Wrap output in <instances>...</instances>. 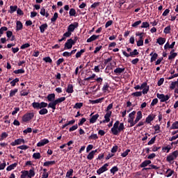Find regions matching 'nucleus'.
<instances>
[{
  "instance_id": "de8ad7c7",
  "label": "nucleus",
  "mask_w": 178,
  "mask_h": 178,
  "mask_svg": "<svg viewBox=\"0 0 178 178\" xmlns=\"http://www.w3.org/2000/svg\"><path fill=\"white\" fill-rule=\"evenodd\" d=\"M132 97H141L143 92H135L131 94Z\"/></svg>"
},
{
  "instance_id": "9d476101",
  "label": "nucleus",
  "mask_w": 178,
  "mask_h": 178,
  "mask_svg": "<svg viewBox=\"0 0 178 178\" xmlns=\"http://www.w3.org/2000/svg\"><path fill=\"white\" fill-rule=\"evenodd\" d=\"M108 166H109V164L105 163L102 168L97 170V175H102L104 172H106V170H108Z\"/></svg>"
},
{
  "instance_id": "6e6552de",
  "label": "nucleus",
  "mask_w": 178,
  "mask_h": 178,
  "mask_svg": "<svg viewBox=\"0 0 178 178\" xmlns=\"http://www.w3.org/2000/svg\"><path fill=\"white\" fill-rule=\"evenodd\" d=\"M140 88L143 90L142 92L144 95H145V94H148V91H149V86L147 85V82L142 83Z\"/></svg>"
},
{
  "instance_id": "c756f323",
  "label": "nucleus",
  "mask_w": 178,
  "mask_h": 178,
  "mask_svg": "<svg viewBox=\"0 0 178 178\" xmlns=\"http://www.w3.org/2000/svg\"><path fill=\"white\" fill-rule=\"evenodd\" d=\"M128 123L130 124V127H133V126L136 124L137 122H136V120H134V118H129Z\"/></svg>"
},
{
  "instance_id": "f704fd0d",
  "label": "nucleus",
  "mask_w": 178,
  "mask_h": 178,
  "mask_svg": "<svg viewBox=\"0 0 178 178\" xmlns=\"http://www.w3.org/2000/svg\"><path fill=\"white\" fill-rule=\"evenodd\" d=\"M173 173H175V171L173 170L168 169L166 171V177H170L172 175H173Z\"/></svg>"
},
{
  "instance_id": "f3484780",
  "label": "nucleus",
  "mask_w": 178,
  "mask_h": 178,
  "mask_svg": "<svg viewBox=\"0 0 178 178\" xmlns=\"http://www.w3.org/2000/svg\"><path fill=\"white\" fill-rule=\"evenodd\" d=\"M23 29V24L20 21H17L16 22V30L17 31H20Z\"/></svg>"
},
{
  "instance_id": "20e7f679",
  "label": "nucleus",
  "mask_w": 178,
  "mask_h": 178,
  "mask_svg": "<svg viewBox=\"0 0 178 178\" xmlns=\"http://www.w3.org/2000/svg\"><path fill=\"white\" fill-rule=\"evenodd\" d=\"M178 156V152L177 150L173 152L172 153L170 154L167 157H166V161H168L169 163H173V161L176 159Z\"/></svg>"
},
{
  "instance_id": "4c0bfd02",
  "label": "nucleus",
  "mask_w": 178,
  "mask_h": 178,
  "mask_svg": "<svg viewBox=\"0 0 178 178\" xmlns=\"http://www.w3.org/2000/svg\"><path fill=\"white\" fill-rule=\"evenodd\" d=\"M170 55L168 56L169 60H172V59H175L176 56H177V53H170Z\"/></svg>"
},
{
  "instance_id": "2eb2a0df",
  "label": "nucleus",
  "mask_w": 178,
  "mask_h": 178,
  "mask_svg": "<svg viewBox=\"0 0 178 178\" xmlns=\"http://www.w3.org/2000/svg\"><path fill=\"white\" fill-rule=\"evenodd\" d=\"M141 119H143V113H141V111H138L136 118L135 120V123H138Z\"/></svg>"
},
{
  "instance_id": "0e129e2a",
  "label": "nucleus",
  "mask_w": 178,
  "mask_h": 178,
  "mask_svg": "<svg viewBox=\"0 0 178 178\" xmlns=\"http://www.w3.org/2000/svg\"><path fill=\"white\" fill-rule=\"evenodd\" d=\"M33 131V129L30 127H28L26 129L23 131L24 134H27L29 133H31Z\"/></svg>"
},
{
  "instance_id": "58836bf2",
  "label": "nucleus",
  "mask_w": 178,
  "mask_h": 178,
  "mask_svg": "<svg viewBox=\"0 0 178 178\" xmlns=\"http://www.w3.org/2000/svg\"><path fill=\"white\" fill-rule=\"evenodd\" d=\"M17 91H18L17 88L11 90L10 91V97H15V95H16V93L17 92Z\"/></svg>"
},
{
  "instance_id": "e433bc0d",
  "label": "nucleus",
  "mask_w": 178,
  "mask_h": 178,
  "mask_svg": "<svg viewBox=\"0 0 178 178\" xmlns=\"http://www.w3.org/2000/svg\"><path fill=\"white\" fill-rule=\"evenodd\" d=\"M24 69H19V70H16L13 72L15 74H23L24 73Z\"/></svg>"
},
{
  "instance_id": "338daca9",
  "label": "nucleus",
  "mask_w": 178,
  "mask_h": 178,
  "mask_svg": "<svg viewBox=\"0 0 178 178\" xmlns=\"http://www.w3.org/2000/svg\"><path fill=\"white\" fill-rule=\"evenodd\" d=\"M76 15V10L71 8L70 10V16H74Z\"/></svg>"
},
{
  "instance_id": "864d4df0",
  "label": "nucleus",
  "mask_w": 178,
  "mask_h": 178,
  "mask_svg": "<svg viewBox=\"0 0 178 178\" xmlns=\"http://www.w3.org/2000/svg\"><path fill=\"white\" fill-rule=\"evenodd\" d=\"M57 19H58V13H55L54 14L53 17L51 19V22H56Z\"/></svg>"
},
{
  "instance_id": "f8f14e48",
  "label": "nucleus",
  "mask_w": 178,
  "mask_h": 178,
  "mask_svg": "<svg viewBox=\"0 0 178 178\" xmlns=\"http://www.w3.org/2000/svg\"><path fill=\"white\" fill-rule=\"evenodd\" d=\"M124 70H126V68L124 67H117L116 69L114 70V73L117 74L118 76L122 74V73H124Z\"/></svg>"
},
{
  "instance_id": "6ab92c4d",
  "label": "nucleus",
  "mask_w": 178,
  "mask_h": 178,
  "mask_svg": "<svg viewBox=\"0 0 178 178\" xmlns=\"http://www.w3.org/2000/svg\"><path fill=\"white\" fill-rule=\"evenodd\" d=\"M40 13L42 16H44V17H49V13H48V12H46L45 8H42L40 9Z\"/></svg>"
},
{
  "instance_id": "473e14b6",
  "label": "nucleus",
  "mask_w": 178,
  "mask_h": 178,
  "mask_svg": "<svg viewBox=\"0 0 178 178\" xmlns=\"http://www.w3.org/2000/svg\"><path fill=\"white\" fill-rule=\"evenodd\" d=\"M17 10V6H10V13H14Z\"/></svg>"
},
{
  "instance_id": "5fc2aeb1",
  "label": "nucleus",
  "mask_w": 178,
  "mask_h": 178,
  "mask_svg": "<svg viewBox=\"0 0 178 178\" xmlns=\"http://www.w3.org/2000/svg\"><path fill=\"white\" fill-rule=\"evenodd\" d=\"M101 5L100 2H95L93 4L91 5L90 8L95 9V8H98Z\"/></svg>"
},
{
  "instance_id": "aec40b11",
  "label": "nucleus",
  "mask_w": 178,
  "mask_h": 178,
  "mask_svg": "<svg viewBox=\"0 0 178 178\" xmlns=\"http://www.w3.org/2000/svg\"><path fill=\"white\" fill-rule=\"evenodd\" d=\"M97 38H99V35H92L87 40V42H92V41H95Z\"/></svg>"
},
{
  "instance_id": "a211bd4d",
  "label": "nucleus",
  "mask_w": 178,
  "mask_h": 178,
  "mask_svg": "<svg viewBox=\"0 0 178 178\" xmlns=\"http://www.w3.org/2000/svg\"><path fill=\"white\" fill-rule=\"evenodd\" d=\"M98 118H99V114H95V115H92V118L90 119V123H95L97 122Z\"/></svg>"
},
{
  "instance_id": "f257e3e1",
  "label": "nucleus",
  "mask_w": 178,
  "mask_h": 178,
  "mask_svg": "<svg viewBox=\"0 0 178 178\" xmlns=\"http://www.w3.org/2000/svg\"><path fill=\"white\" fill-rule=\"evenodd\" d=\"M124 130V124L120 123L119 121H116L113 127L111 128V132L114 136H118L120 133V131H123Z\"/></svg>"
},
{
  "instance_id": "423d86ee",
  "label": "nucleus",
  "mask_w": 178,
  "mask_h": 178,
  "mask_svg": "<svg viewBox=\"0 0 178 178\" xmlns=\"http://www.w3.org/2000/svg\"><path fill=\"white\" fill-rule=\"evenodd\" d=\"M76 41H77V39L76 38L74 40H73L72 39L67 40V42L65 43V48L66 49H72L73 45L76 44Z\"/></svg>"
},
{
  "instance_id": "c9c22d12",
  "label": "nucleus",
  "mask_w": 178,
  "mask_h": 178,
  "mask_svg": "<svg viewBox=\"0 0 178 178\" xmlns=\"http://www.w3.org/2000/svg\"><path fill=\"white\" fill-rule=\"evenodd\" d=\"M84 52H86V49H81L80 51H78L76 54V58H79L81 56V55H83V54H84Z\"/></svg>"
},
{
  "instance_id": "69168bd1",
  "label": "nucleus",
  "mask_w": 178,
  "mask_h": 178,
  "mask_svg": "<svg viewBox=\"0 0 178 178\" xmlns=\"http://www.w3.org/2000/svg\"><path fill=\"white\" fill-rule=\"evenodd\" d=\"M165 34H170V26H167L164 29Z\"/></svg>"
},
{
  "instance_id": "13d9d810",
  "label": "nucleus",
  "mask_w": 178,
  "mask_h": 178,
  "mask_svg": "<svg viewBox=\"0 0 178 178\" xmlns=\"http://www.w3.org/2000/svg\"><path fill=\"white\" fill-rule=\"evenodd\" d=\"M129 152H130V149H127L126 152H124L123 153H122L121 156H122V158H126V156L129 155Z\"/></svg>"
},
{
  "instance_id": "a19ab883",
  "label": "nucleus",
  "mask_w": 178,
  "mask_h": 178,
  "mask_svg": "<svg viewBox=\"0 0 178 178\" xmlns=\"http://www.w3.org/2000/svg\"><path fill=\"white\" fill-rule=\"evenodd\" d=\"M170 149H172V147H170V145L166 146V147H163L162 148V151H163V152H166L168 153L169 151H170Z\"/></svg>"
},
{
  "instance_id": "680f3d73",
  "label": "nucleus",
  "mask_w": 178,
  "mask_h": 178,
  "mask_svg": "<svg viewBox=\"0 0 178 178\" xmlns=\"http://www.w3.org/2000/svg\"><path fill=\"white\" fill-rule=\"evenodd\" d=\"M18 149H23L26 151V149H29V146L27 145H20L17 147Z\"/></svg>"
},
{
  "instance_id": "c85d7f7f",
  "label": "nucleus",
  "mask_w": 178,
  "mask_h": 178,
  "mask_svg": "<svg viewBox=\"0 0 178 178\" xmlns=\"http://www.w3.org/2000/svg\"><path fill=\"white\" fill-rule=\"evenodd\" d=\"M48 106V103L42 102L39 103V109H43L44 108H47Z\"/></svg>"
},
{
  "instance_id": "3c124183",
  "label": "nucleus",
  "mask_w": 178,
  "mask_h": 178,
  "mask_svg": "<svg viewBox=\"0 0 178 178\" xmlns=\"http://www.w3.org/2000/svg\"><path fill=\"white\" fill-rule=\"evenodd\" d=\"M130 56L134 58V56H136V55H138V51L137 49H134L133 51H131L130 53Z\"/></svg>"
},
{
  "instance_id": "e2e57ef3",
  "label": "nucleus",
  "mask_w": 178,
  "mask_h": 178,
  "mask_svg": "<svg viewBox=\"0 0 178 178\" xmlns=\"http://www.w3.org/2000/svg\"><path fill=\"white\" fill-rule=\"evenodd\" d=\"M8 134L6 132H3L1 135V140H5L8 137Z\"/></svg>"
},
{
  "instance_id": "b1692460",
  "label": "nucleus",
  "mask_w": 178,
  "mask_h": 178,
  "mask_svg": "<svg viewBox=\"0 0 178 178\" xmlns=\"http://www.w3.org/2000/svg\"><path fill=\"white\" fill-rule=\"evenodd\" d=\"M73 92H74L73 85L72 84H68L67 90H66V92H67L68 94H72Z\"/></svg>"
},
{
  "instance_id": "37998d69",
  "label": "nucleus",
  "mask_w": 178,
  "mask_h": 178,
  "mask_svg": "<svg viewBox=\"0 0 178 178\" xmlns=\"http://www.w3.org/2000/svg\"><path fill=\"white\" fill-rule=\"evenodd\" d=\"M21 178H26V176H29V171L24 170L21 172Z\"/></svg>"
},
{
  "instance_id": "bb28decb",
  "label": "nucleus",
  "mask_w": 178,
  "mask_h": 178,
  "mask_svg": "<svg viewBox=\"0 0 178 178\" xmlns=\"http://www.w3.org/2000/svg\"><path fill=\"white\" fill-rule=\"evenodd\" d=\"M16 166H17V163H13L7 167L6 170H8V172H10V170H13Z\"/></svg>"
},
{
  "instance_id": "a18cd8bd",
  "label": "nucleus",
  "mask_w": 178,
  "mask_h": 178,
  "mask_svg": "<svg viewBox=\"0 0 178 178\" xmlns=\"http://www.w3.org/2000/svg\"><path fill=\"white\" fill-rule=\"evenodd\" d=\"M141 29H147V27H149V23L147 22H144L142 23Z\"/></svg>"
},
{
  "instance_id": "0eeeda50",
  "label": "nucleus",
  "mask_w": 178,
  "mask_h": 178,
  "mask_svg": "<svg viewBox=\"0 0 178 178\" xmlns=\"http://www.w3.org/2000/svg\"><path fill=\"white\" fill-rule=\"evenodd\" d=\"M33 118H34V113H27L23 115L22 121L24 122V123H27V122H30Z\"/></svg>"
},
{
  "instance_id": "412c9836",
  "label": "nucleus",
  "mask_w": 178,
  "mask_h": 178,
  "mask_svg": "<svg viewBox=\"0 0 178 178\" xmlns=\"http://www.w3.org/2000/svg\"><path fill=\"white\" fill-rule=\"evenodd\" d=\"M48 29V24H43L40 26V33H45V30Z\"/></svg>"
},
{
  "instance_id": "49530a36",
  "label": "nucleus",
  "mask_w": 178,
  "mask_h": 178,
  "mask_svg": "<svg viewBox=\"0 0 178 178\" xmlns=\"http://www.w3.org/2000/svg\"><path fill=\"white\" fill-rule=\"evenodd\" d=\"M43 60L47 63H52V59L49 56L44 58Z\"/></svg>"
},
{
  "instance_id": "ea45409f",
  "label": "nucleus",
  "mask_w": 178,
  "mask_h": 178,
  "mask_svg": "<svg viewBox=\"0 0 178 178\" xmlns=\"http://www.w3.org/2000/svg\"><path fill=\"white\" fill-rule=\"evenodd\" d=\"M35 176V172H34V170H30L29 172L28 173V177L31 178L34 177Z\"/></svg>"
},
{
  "instance_id": "9b49d317",
  "label": "nucleus",
  "mask_w": 178,
  "mask_h": 178,
  "mask_svg": "<svg viewBox=\"0 0 178 178\" xmlns=\"http://www.w3.org/2000/svg\"><path fill=\"white\" fill-rule=\"evenodd\" d=\"M24 143H25L24 139L18 138L15 140L14 142H12L10 143V145H12V147H15L16 145H20V144H24Z\"/></svg>"
},
{
  "instance_id": "774afa93",
  "label": "nucleus",
  "mask_w": 178,
  "mask_h": 178,
  "mask_svg": "<svg viewBox=\"0 0 178 178\" xmlns=\"http://www.w3.org/2000/svg\"><path fill=\"white\" fill-rule=\"evenodd\" d=\"M141 24V20L136 21L132 24V27H137L138 26H140Z\"/></svg>"
},
{
  "instance_id": "cd10ccee",
  "label": "nucleus",
  "mask_w": 178,
  "mask_h": 178,
  "mask_svg": "<svg viewBox=\"0 0 178 178\" xmlns=\"http://www.w3.org/2000/svg\"><path fill=\"white\" fill-rule=\"evenodd\" d=\"M150 163H151L150 160H146L140 164V168H145L146 166H148V165H150Z\"/></svg>"
},
{
  "instance_id": "79ce46f5",
  "label": "nucleus",
  "mask_w": 178,
  "mask_h": 178,
  "mask_svg": "<svg viewBox=\"0 0 178 178\" xmlns=\"http://www.w3.org/2000/svg\"><path fill=\"white\" fill-rule=\"evenodd\" d=\"M158 58V54L156 53H154L152 57H151V59H150V62H155V60H156V58Z\"/></svg>"
},
{
  "instance_id": "09e8293b",
  "label": "nucleus",
  "mask_w": 178,
  "mask_h": 178,
  "mask_svg": "<svg viewBox=\"0 0 178 178\" xmlns=\"http://www.w3.org/2000/svg\"><path fill=\"white\" fill-rule=\"evenodd\" d=\"M82 106H83V103L79 102V103L75 104V105L74 106V108L75 109H80Z\"/></svg>"
},
{
  "instance_id": "39448f33",
  "label": "nucleus",
  "mask_w": 178,
  "mask_h": 178,
  "mask_svg": "<svg viewBox=\"0 0 178 178\" xmlns=\"http://www.w3.org/2000/svg\"><path fill=\"white\" fill-rule=\"evenodd\" d=\"M157 98L160 99L161 102H166V101H169L170 99V95H163V94H156Z\"/></svg>"
},
{
  "instance_id": "052dcab7",
  "label": "nucleus",
  "mask_w": 178,
  "mask_h": 178,
  "mask_svg": "<svg viewBox=\"0 0 178 178\" xmlns=\"http://www.w3.org/2000/svg\"><path fill=\"white\" fill-rule=\"evenodd\" d=\"M108 88H109V85H108V83H105L102 88V90L104 91V92H106Z\"/></svg>"
},
{
  "instance_id": "c03bdc74",
  "label": "nucleus",
  "mask_w": 178,
  "mask_h": 178,
  "mask_svg": "<svg viewBox=\"0 0 178 178\" xmlns=\"http://www.w3.org/2000/svg\"><path fill=\"white\" fill-rule=\"evenodd\" d=\"M155 133H161V127L159 124H156L154 127Z\"/></svg>"
},
{
  "instance_id": "bf43d9fd",
  "label": "nucleus",
  "mask_w": 178,
  "mask_h": 178,
  "mask_svg": "<svg viewBox=\"0 0 178 178\" xmlns=\"http://www.w3.org/2000/svg\"><path fill=\"white\" fill-rule=\"evenodd\" d=\"M73 169H70L69 171L67 172L66 173V177H70V176L73 175Z\"/></svg>"
},
{
  "instance_id": "dca6fc26",
  "label": "nucleus",
  "mask_w": 178,
  "mask_h": 178,
  "mask_svg": "<svg viewBox=\"0 0 178 178\" xmlns=\"http://www.w3.org/2000/svg\"><path fill=\"white\" fill-rule=\"evenodd\" d=\"M155 119V115H149L145 120L146 123L149 124Z\"/></svg>"
},
{
  "instance_id": "7ed1b4c3",
  "label": "nucleus",
  "mask_w": 178,
  "mask_h": 178,
  "mask_svg": "<svg viewBox=\"0 0 178 178\" xmlns=\"http://www.w3.org/2000/svg\"><path fill=\"white\" fill-rule=\"evenodd\" d=\"M65 99H66V97H60V98L54 100V102H50L48 104V107L51 108V109H53V111H55V109H56V105H58V104H60L61 102H63V101H65Z\"/></svg>"
},
{
  "instance_id": "f03ea898",
  "label": "nucleus",
  "mask_w": 178,
  "mask_h": 178,
  "mask_svg": "<svg viewBox=\"0 0 178 178\" xmlns=\"http://www.w3.org/2000/svg\"><path fill=\"white\" fill-rule=\"evenodd\" d=\"M79 27V23L78 22H74L73 24H71L67 27V31L65 33V37H70L72 35V33L76 30Z\"/></svg>"
},
{
  "instance_id": "1a4fd4ad",
  "label": "nucleus",
  "mask_w": 178,
  "mask_h": 178,
  "mask_svg": "<svg viewBox=\"0 0 178 178\" xmlns=\"http://www.w3.org/2000/svg\"><path fill=\"white\" fill-rule=\"evenodd\" d=\"M111 116H112V111H107L104 115V120L102 121V123H108V122H111Z\"/></svg>"
},
{
  "instance_id": "5701e85b",
  "label": "nucleus",
  "mask_w": 178,
  "mask_h": 178,
  "mask_svg": "<svg viewBox=\"0 0 178 178\" xmlns=\"http://www.w3.org/2000/svg\"><path fill=\"white\" fill-rule=\"evenodd\" d=\"M104 97L95 99V100H90V104H92L93 105L95 104H101V102H102V101H104Z\"/></svg>"
},
{
  "instance_id": "2f4dec72",
  "label": "nucleus",
  "mask_w": 178,
  "mask_h": 178,
  "mask_svg": "<svg viewBox=\"0 0 178 178\" xmlns=\"http://www.w3.org/2000/svg\"><path fill=\"white\" fill-rule=\"evenodd\" d=\"M178 129V122L175 121V122L172 123L170 129L171 130H176Z\"/></svg>"
},
{
  "instance_id": "393cba45",
  "label": "nucleus",
  "mask_w": 178,
  "mask_h": 178,
  "mask_svg": "<svg viewBox=\"0 0 178 178\" xmlns=\"http://www.w3.org/2000/svg\"><path fill=\"white\" fill-rule=\"evenodd\" d=\"M47 99L49 102H54L55 101V95L54 93L48 95Z\"/></svg>"
},
{
  "instance_id": "4d7b16f0",
  "label": "nucleus",
  "mask_w": 178,
  "mask_h": 178,
  "mask_svg": "<svg viewBox=\"0 0 178 178\" xmlns=\"http://www.w3.org/2000/svg\"><path fill=\"white\" fill-rule=\"evenodd\" d=\"M118 170H119V168H118L116 166H114L110 170V172L111 173H113V175H115V172H118Z\"/></svg>"
},
{
  "instance_id": "7c9ffc66",
  "label": "nucleus",
  "mask_w": 178,
  "mask_h": 178,
  "mask_svg": "<svg viewBox=\"0 0 178 178\" xmlns=\"http://www.w3.org/2000/svg\"><path fill=\"white\" fill-rule=\"evenodd\" d=\"M56 162L55 161H46L44 163L43 166H51V165H55Z\"/></svg>"
},
{
  "instance_id": "72a5a7b5",
  "label": "nucleus",
  "mask_w": 178,
  "mask_h": 178,
  "mask_svg": "<svg viewBox=\"0 0 178 178\" xmlns=\"http://www.w3.org/2000/svg\"><path fill=\"white\" fill-rule=\"evenodd\" d=\"M48 113V109L43 108L40 110L39 115H47Z\"/></svg>"
},
{
  "instance_id": "4be33fe9",
  "label": "nucleus",
  "mask_w": 178,
  "mask_h": 178,
  "mask_svg": "<svg viewBox=\"0 0 178 178\" xmlns=\"http://www.w3.org/2000/svg\"><path fill=\"white\" fill-rule=\"evenodd\" d=\"M176 87H178V78H177V81H172L171 83V84L170 85V90H175V88H176Z\"/></svg>"
},
{
  "instance_id": "ddd939ff",
  "label": "nucleus",
  "mask_w": 178,
  "mask_h": 178,
  "mask_svg": "<svg viewBox=\"0 0 178 178\" xmlns=\"http://www.w3.org/2000/svg\"><path fill=\"white\" fill-rule=\"evenodd\" d=\"M97 152H98V149L92 150V152H90L87 156V159H88L89 161L93 159L94 156L95 155V154H97Z\"/></svg>"
},
{
  "instance_id": "6e6d98bb",
  "label": "nucleus",
  "mask_w": 178,
  "mask_h": 178,
  "mask_svg": "<svg viewBox=\"0 0 178 178\" xmlns=\"http://www.w3.org/2000/svg\"><path fill=\"white\" fill-rule=\"evenodd\" d=\"M32 106L33 108V109H39V102H34L33 103H32Z\"/></svg>"
},
{
  "instance_id": "603ef678",
  "label": "nucleus",
  "mask_w": 178,
  "mask_h": 178,
  "mask_svg": "<svg viewBox=\"0 0 178 178\" xmlns=\"http://www.w3.org/2000/svg\"><path fill=\"white\" fill-rule=\"evenodd\" d=\"M16 83H19V78H16L10 82L12 87H15V86H16Z\"/></svg>"
},
{
  "instance_id": "4468645a",
  "label": "nucleus",
  "mask_w": 178,
  "mask_h": 178,
  "mask_svg": "<svg viewBox=\"0 0 178 178\" xmlns=\"http://www.w3.org/2000/svg\"><path fill=\"white\" fill-rule=\"evenodd\" d=\"M48 143H49V140L48 139L44 138L38 143L37 147H44V145L48 144Z\"/></svg>"
},
{
  "instance_id": "a878e982",
  "label": "nucleus",
  "mask_w": 178,
  "mask_h": 178,
  "mask_svg": "<svg viewBox=\"0 0 178 178\" xmlns=\"http://www.w3.org/2000/svg\"><path fill=\"white\" fill-rule=\"evenodd\" d=\"M166 42V39L165 38H159L157 39V44L159 45H163Z\"/></svg>"
},
{
  "instance_id": "8fccbe9b",
  "label": "nucleus",
  "mask_w": 178,
  "mask_h": 178,
  "mask_svg": "<svg viewBox=\"0 0 178 178\" xmlns=\"http://www.w3.org/2000/svg\"><path fill=\"white\" fill-rule=\"evenodd\" d=\"M33 158L34 159H40V158H41V154H40L39 152L38 153H34L33 154Z\"/></svg>"
}]
</instances>
